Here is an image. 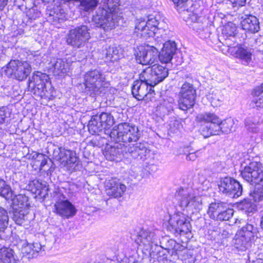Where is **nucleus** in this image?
<instances>
[{
    "label": "nucleus",
    "mask_w": 263,
    "mask_h": 263,
    "mask_svg": "<svg viewBox=\"0 0 263 263\" xmlns=\"http://www.w3.org/2000/svg\"><path fill=\"white\" fill-rule=\"evenodd\" d=\"M8 0H0V10L3 8L7 5Z\"/></svg>",
    "instance_id": "6e6d98bb"
},
{
    "label": "nucleus",
    "mask_w": 263,
    "mask_h": 263,
    "mask_svg": "<svg viewBox=\"0 0 263 263\" xmlns=\"http://www.w3.org/2000/svg\"><path fill=\"white\" fill-rule=\"evenodd\" d=\"M260 227H261V229L263 230V214L261 217Z\"/></svg>",
    "instance_id": "bf43d9fd"
},
{
    "label": "nucleus",
    "mask_w": 263,
    "mask_h": 263,
    "mask_svg": "<svg viewBox=\"0 0 263 263\" xmlns=\"http://www.w3.org/2000/svg\"><path fill=\"white\" fill-rule=\"evenodd\" d=\"M12 201L13 209H28V197L25 195L19 194L15 195L13 193V197L10 199Z\"/></svg>",
    "instance_id": "7c9ffc66"
},
{
    "label": "nucleus",
    "mask_w": 263,
    "mask_h": 263,
    "mask_svg": "<svg viewBox=\"0 0 263 263\" xmlns=\"http://www.w3.org/2000/svg\"><path fill=\"white\" fill-rule=\"evenodd\" d=\"M236 31V26L232 24H228L225 26L223 30L222 33L227 36L234 37Z\"/></svg>",
    "instance_id": "a19ab883"
},
{
    "label": "nucleus",
    "mask_w": 263,
    "mask_h": 263,
    "mask_svg": "<svg viewBox=\"0 0 263 263\" xmlns=\"http://www.w3.org/2000/svg\"><path fill=\"white\" fill-rule=\"evenodd\" d=\"M112 145L106 148L104 155L106 159L114 161L117 158H128V144L136 142L139 138L138 127L127 123H121L115 126L109 134Z\"/></svg>",
    "instance_id": "f257e3e1"
},
{
    "label": "nucleus",
    "mask_w": 263,
    "mask_h": 263,
    "mask_svg": "<svg viewBox=\"0 0 263 263\" xmlns=\"http://www.w3.org/2000/svg\"><path fill=\"white\" fill-rule=\"evenodd\" d=\"M225 203L223 202H213L209 206L208 214L212 219L217 218L218 213L223 209V206Z\"/></svg>",
    "instance_id": "f704fd0d"
},
{
    "label": "nucleus",
    "mask_w": 263,
    "mask_h": 263,
    "mask_svg": "<svg viewBox=\"0 0 263 263\" xmlns=\"http://www.w3.org/2000/svg\"><path fill=\"white\" fill-rule=\"evenodd\" d=\"M218 186L221 192L231 197L237 198L242 195L241 185L232 178L227 177L221 178Z\"/></svg>",
    "instance_id": "f3484780"
},
{
    "label": "nucleus",
    "mask_w": 263,
    "mask_h": 263,
    "mask_svg": "<svg viewBox=\"0 0 263 263\" xmlns=\"http://www.w3.org/2000/svg\"><path fill=\"white\" fill-rule=\"evenodd\" d=\"M179 94L178 105L180 109L185 111L194 105L196 94L193 85L188 83H184Z\"/></svg>",
    "instance_id": "2eb2a0df"
},
{
    "label": "nucleus",
    "mask_w": 263,
    "mask_h": 263,
    "mask_svg": "<svg viewBox=\"0 0 263 263\" xmlns=\"http://www.w3.org/2000/svg\"><path fill=\"white\" fill-rule=\"evenodd\" d=\"M106 194L116 198L122 197L126 190L125 185L121 183L118 179L111 178L105 184Z\"/></svg>",
    "instance_id": "aec40b11"
},
{
    "label": "nucleus",
    "mask_w": 263,
    "mask_h": 263,
    "mask_svg": "<svg viewBox=\"0 0 263 263\" xmlns=\"http://www.w3.org/2000/svg\"><path fill=\"white\" fill-rule=\"evenodd\" d=\"M241 175L250 184H258L263 181V165L256 161L250 162L241 171Z\"/></svg>",
    "instance_id": "9b49d317"
},
{
    "label": "nucleus",
    "mask_w": 263,
    "mask_h": 263,
    "mask_svg": "<svg viewBox=\"0 0 263 263\" xmlns=\"http://www.w3.org/2000/svg\"><path fill=\"white\" fill-rule=\"evenodd\" d=\"M170 226L175 233L187 234L191 232V226L186 214L178 212L171 216L168 221Z\"/></svg>",
    "instance_id": "dca6fc26"
},
{
    "label": "nucleus",
    "mask_w": 263,
    "mask_h": 263,
    "mask_svg": "<svg viewBox=\"0 0 263 263\" xmlns=\"http://www.w3.org/2000/svg\"><path fill=\"white\" fill-rule=\"evenodd\" d=\"M151 67L158 84L163 81L168 75L167 69L161 65L155 64Z\"/></svg>",
    "instance_id": "473e14b6"
},
{
    "label": "nucleus",
    "mask_w": 263,
    "mask_h": 263,
    "mask_svg": "<svg viewBox=\"0 0 263 263\" xmlns=\"http://www.w3.org/2000/svg\"><path fill=\"white\" fill-rule=\"evenodd\" d=\"M90 37L87 26L82 25L69 31L67 35V43L74 48L84 46Z\"/></svg>",
    "instance_id": "9d476101"
},
{
    "label": "nucleus",
    "mask_w": 263,
    "mask_h": 263,
    "mask_svg": "<svg viewBox=\"0 0 263 263\" xmlns=\"http://www.w3.org/2000/svg\"><path fill=\"white\" fill-rule=\"evenodd\" d=\"M8 216L7 211L0 206V232H3L8 224Z\"/></svg>",
    "instance_id": "58836bf2"
},
{
    "label": "nucleus",
    "mask_w": 263,
    "mask_h": 263,
    "mask_svg": "<svg viewBox=\"0 0 263 263\" xmlns=\"http://www.w3.org/2000/svg\"><path fill=\"white\" fill-rule=\"evenodd\" d=\"M103 54L107 60L112 62L117 61L119 59V50L115 46H108L103 50Z\"/></svg>",
    "instance_id": "72a5a7b5"
},
{
    "label": "nucleus",
    "mask_w": 263,
    "mask_h": 263,
    "mask_svg": "<svg viewBox=\"0 0 263 263\" xmlns=\"http://www.w3.org/2000/svg\"><path fill=\"white\" fill-rule=\"evenodd\" d=\"M199 118L203 122L199 132L204 138L221 133L228 134L234 130V121L231 118L222 121L215 114L206 112L200 115Z\"/></svg>",
    "instance_id": "f03ea898"
},
{
    "label": "nucleus",
    "mask_w": 263,
    "mask_h": 263,
    "mask_svg": "<svg viewBox=\"0 0 263 263\" xmlns=\"http://www.w3.org/2000/svg\"><path fill=\"white\" fill-rule=\"evenodd\" d=\"M241 26L242 29L252 33H255L260 30L259 22L258 18L252 15L241 17Z\"/></svg>",
    "instance_id": "b1692460"
},
{
    "label": "nucleus",
    "mask_w": 263,
    "mask_h": 263,
    "mask_svg": "<svg viewBox=\"0 0 263 263\" xmlns=\"http://www.w3.org/2000/svg\"><path fill=\"white\" fill-rule=\"evenodd\" d=\"M228 52L234 58L239 59L243 65H249L252 62V52L247 47L241 45L228 46Z\"/></svg>",
    "instance_id": "6ab92c4d"
},
{
    "label": "nucleus",
    "mask_w": 263,
    "mask_h": 263,
    "mask_svg": "<svg viewBox=\"0 0 263 263\" xmlns=\"http://www.w3.org/2000/svg\"><path fill=\"white\" fill-rule=\"evenodd\" d=\"M174 4L176 5L177 6H179L185 2H186L188 0H172Z\"/></svg>",
    "instance_id": "5fc2aeb1"
},
{
    "label": "nucleus",
    "mask_w": 263,
    "mask_h": 263,
    "mask_svg": "<svg viewBox=\"0 0 263 263\" xmlns=\"http://www.w3.org/2000/svg\"><path fill=\"white\" fill-rule=\"evenodd\" d=\"M5 71L7 76L23 81L30 73L31 67L27 62L13 60L7 64Z\"/></svg>",
    "instance_id": "1a4fd4ad"
},
{
    "label": "nucleus",
    "mask_w": 263,
    "mask_h": 263,
    "mask_svg": "<svg viewBox=\"0 0 263 263\" xmlns=\"http://www.w3.org/2000/svg\"><path fill=\"white\" fill-rule=\"evenodd\" d=\"M182 128V125L178 120H175L170 124V132L173 133H177Z\"/></svg>",
    "instance_id": "37998d69"
},
{
    "label": "nucleus",
    "mask_w": 263,
    "mask_h": 263,
    "mask_svg": "<svg viewBox=\"0 0 263 263\" xmlns=\"http://www.w3.org/2000/svg\"><path fill=\"white\" fill-rule=\"evenodd\" d=\"M85 92L92 97L103 96L110 86L105 73L100 69L88 71L84 76Z\"/></svg>",
    "instance_id": "20e7f679"
},
{
    "label": "nucleus",
    "mask_w": 263,
    "mask_h": 263,
    "mask_svg": "<svg viewBox=\"0 0 263 263\" xmlns=\"http://www.w3.org/2000/svg\"><path fill=\"white\" fill-rule=\"evenodd\" d=\"M13 220L18 225H28L32 219V216L28 212V209H17L14 210L13 214Z\"/></svg>",
    "instance_id": "393cba45"
},
{
    "label": "nucleus",
    "mask_w": 263,
    "mask_h": 263,
    "mask_svg": "<svg viewBox=\"0 0 263 263\" xmlns=\"http://www.w3.org/2000/svg\"><path fill=\"white\" fill-rule=\"evenodd\" d=\"M154 239L155 234L153 232L141 230L138 233L135 241L139 246L143 245L147 250Z\"/></svg>",
    "instance_id": "bb28decb"
},
{
    "label": "nucleus",
    "mask_w": 263,
    "mask_h": 263,
    "mask_svg": "<svg viewBox=\"0 0 263 263\" xmlns=\"http://www.w3.org/2000/svg\"><path fill=\"white\" fill-rule=\"evenodd\" d=\"M98 142V139L97 138L93 139L90 141V143H91L93 146H99Z\"/></svg>",
    "instance_id": "13d9d810"
},
{
    "label": "nucleus",
    "mask_w": 263,
    "mask_h": 263,
    "mask_svg": "<svg viewBox=\"0 0 263 263\" xmlns=\"http://www.w3.org/2000/svg\"><path fill=\"white\" fill-rule=\"evenodd\" d=\"M23 253H25L28 255V258L32 257V249L31 243L27 244L26 246L23 248Z\"/></svg>",
    "instance_id": "49530a36"
},
{
    "label": "nucleus",
    "mask_w": 263,
    "mask_h": 263,
    "mask_svg": "<svg viewBox=\"0 0 263 263\" xmlns=\"http://www.w3.org/2000/svg\"><path fill=\"white\" fill-rule=\"evenodd\" d=\"M57 213L66 218H69L76 215L77 210L68 200L57 202L54 205Z\"/></svg>",
    "instance_id": "5701e85b"
},
{
    "label": "nucleus",
    "mask_w": 263,
    "mask_h": 263,
    "mask_svg": "<svg viewBox=\"0 0 263 263\" xmlns=\"http://www.w3.org/2000/svg\"><path fill=\"white\" fill-rule=\"evenodd\" d=\"M29 185L32 192L41 198H45L48 195V189L45 182H42L39 180L35 179L29 183Z\"/></svg>",
    "instance_id": "cd10ccee"
},
{
    "label": "nucleus",
    "mask_w": 263,
    "mask_h": 263,
    "mask_svg": "<svg viewBox=\"0 0 263 263\" xmlns=\"http://www.w3.org/2000/svg\"><path fill=\"white\" fill-rule=\"evenodd\" d=\"M158 43L163 44V47L159 54V58L162 63H168L171 61L173 55L176 52V45L174 41H168L165 43L161 40L157 41Z\"/></svg>",
    "instance_id": "4be33fe9"
},
{
    "label": "nucleus",
    "mask_w": 263,
    "mask_h": 263,
    "mask_svg": "<svg viewBox=\"0 0 263 263\" xmlns=\"http://www.w3.org/2000/svg\"><path fill=\"white\" fill-rule=\"evenodd\" d=\"M199 152L197 151L195 153H189L186 157L187 160L194 161L199 156Z\"/></svg>",
    "instance_id": "09e8293b"
},
{
    "label": "nucleus",
    "mask_w": 263,
    "mask_h": 263,
    "mask_svg": "<svg viewBox=\"0 0 263 263\" xmlns=\"http://www.w3.org/2000/svg\"><path fill=\"white\" fill-rule=\"evenodd\" d=\"M8 108L5 106L0 107V125L5 123Z\"/></svg>",
    "instance_id": "c03bdc74"
},
{
    "label": "nucleus",
    "mask_w": 263,
    "mask_h": 263,
    "mask_svg": "<svg viewBox=\"0 0 263 263\" xmlns=\"http://www.w3.org/2000/svg\"><path fill=\"white\" fill-rule=\"evenodd\" d=\"M211 103L213 106H218L220 105L221 103V100L219 99H216L215 98H213L211 101Z\"/></svg>",
    "instance_id": "603ef678"
},
{
    "label": "nucleus",
    "mask_w": 263,
    "mask_h": 263,
    "mask_svg": "<svg viewBox=\"0 0 263 263\" xmlns=\"http://www.w3.org/2000/svg\"><path fill=\"white\" fill-rule=\"evenodd\" d=\"M258 120L255 117H248L245 120V125L248 130L252 133L258 131Z\"/></svg>",
    "instance_id": "4c0bfd02"
},
{
    "label": "nucleus",
    "mask_w": 263,
    "mask_h": 263,
    "mask_svg": "<svg viewBox=\"0 0 263 263\" xmlns=\"http://www.w3.org/2000/svg\"><path fill=\"white\" fill-rule=\"evenodd\" d=\"M70 66L66 59H53L49 64V71L54 76L64 77L69 72Z\"/></svg>",
    "instance_id": "412c9836"
},
{
    "label": "nucleus",
    "mask_w": 263,
    "mask_h": 263,
    "mask_svg": "<svg viewBox=\"0 0 263 263\" xmlns=\"http://www.w3.org/2000/svg\"><path fill=\"white\" fill-rule=\"evenodd\" d=\"M233 7H240L244 6L246 0H229Z\"/></svg>",
    "instance_id": "de8ad7c7"
},
{
    "label": "nucleus",
    "mask_w": 263,
    "mask_h": 263,
    "mask_svg": "<svg viewBox=\"0 0 263 263\" xmlns=\"http://www.w3.org/2000/svg\"><path fill=\"white\" fill-rule=\"evenodd\" d=\"M32 249V258L35 257L37 256V253L41 250L42 246L39 242H34L31 243Z\"/></svg>",
    "instance_id": "a18cd8bd"
},
{
    "label": "nucleus",
    "mask_w": 263,
    "mask_h": 263,
    "mask_svg": "<svg viewBox=\"0 0 263 263\" xmlns=\"http://www.w3.org/2000/svg\"><path fill=\"white\" fill-rule=\"evenodd\" d=\"M53 158L59 161L62 167H65L69 171L74 170L79 163V158L75 151L62 147L54 149Z\"/></svg>",
    "instance_id": "6e6552de"
},
{
    "label": "nucleus",
    "mask_w": 263,
    "mask_h": 263,
    "mask_svg": "<svg viewBox=\"0 0 263 263\" xmlns=\"http://www.w3.org/2000/svg\"><path fill=\"white\" fill-rule=\"evenodd\" d=\"M174 203L187 214H194L201 208L202 199L196 192L190 187H180L176 192Z\"/></svg>",
    "instance_id": "7ed1b4c3"
},
{
    "label": "nucleus",
    "mask_w": 263,
    "mask_h": 263,
    "mask_svg": "<svg viewBox=\"0 0 263 263\" xmlns=\"http://www.w3.org/2000/svg\"><path fill=\"white\" fill-rule=\"evenodd\" d=\"M48 78V76L46 74L37 71L34 73L29 80V87L33 90L34 94L42 98H48L50 96L47 90L46 84Z\"/></svg>",
    "instance_id": "f8f14e48"
},
{
    "label": "nucleus",
    "mask_w": 263,
    "mask_h": 263,
    "mask_svg": "<svg viewBox=\"0 0 263 263\" xmlns=\"http://www.w3.org/2000/svg\"><path fill=\"white\" fill-rule=\"evenodd\" d=\"M160 16L159 15H149L147 21L140 18L135 22V28L134 33L137 37L147 39L156 36L155 40L158 41L160 37L157 34L160 33L161 30L159 27ZM162 37V35L160 38Z\"/></svg>",
    "instance_id": "423d86ee"
},
{
    "label": "nucleus",
    "mask_w": 263,
    "mask_h": 263,
    "mask_svg": "<svg viewBox=\"0 0 263 263\" xmlns=\"http://www.w3.org/2000/svg\"><path fill=\"white\" fill-rule=\"evenodd\" d=\"M35 54L33 55L34 61L36 62V64H40L41 62V57L39 54H38L37 52H34Z\"/></svg>",
    "instance_id": "864d4df0"
},
{
    "label": "nucleus",
    "mask_w": 263,
    "mask_h": 263,
    "mask_svg": "<svg viewBox=\"0 0 263 263\" xmlns=\"http://www.w3.org/2000/svg\"><path fill=\"white\" fill-rule=\"evenodd\" d=\"M35 155L41 160V162L40 164V169H42L43 167V166H44L47 164V159L42 154L36 153L35 154Z\"/></svg>",
    "instance_id": "3c124183"
},
{
    "label": "nucleus",
    "mask_w": 263,
    "mask_h": 263,
    "mask_svg": "<svg viewBox=\"0 0 263 263\" xmlns=\"http://www.w3.org/2000/svg\"><path fill=\"white\" fill-rule=\"evenodd\" d=\"M250 196L255 202L263 200V184L258 186L256 190L250 193Z\"/></svg>",
    "instance_id": "ea45409f"
},
{
    "label": "nucleus",
    "mask_w": 263,
    "mask_h": 263,
    "mask_svg": "<svg viewBox=\"0 0 263 263\" xmlns=\"http://www.w3.org/2000/svg\"><path fill=\"white\" fill-rule=\"evenodd\" d=\"M241 209L248 213H251L255 210L254 205L248 200H245L240 203Z\"/></svg>",
    "instance_id": "79ce46f5"
},
{
    "label": "nucleus",
    "mask_w": 263,
    "mask_h": 263,
    "mask_svg": "<svg viewBox=\"0 0 263 263\" xmlns=\"http://www.w3.org/2000/svg\"><path fill=\"white\" fill-rule=\"evenodd\" d=\"M17 261L11 249L7 248L0 249V263H17Z\"/></svg>",
    "instance_id": "2f4dec72"
},
{
    "label": "nucleus",
    "mask_w": 263,
    "mask_h": 263,
    "mask_svg": "<svg viewBox=\"0 0 263 263\" xmlns=\"http://www.w3.org/2000/svg\"><path fill=\"white\" fill-rule=\"evenodd\" d=\"M55 0H42L44 3H50L51 2H54Z\"/></svg>",
    "instance_id": "052dcab7"
},
{
    "label": "nucleus",
    "mask_w": 263,
    "mask_h": 263,
    "mask_svg": "<svg viewBox=\"0 0 263 263\" xmlns=\"http://www.w3.org/2000/svg\"><path fill=\"white\" fill-rule=\"evenodd\" d=\"M128 158L130 156L137 161L143 162L151 156V151L146 146L145 144L137 143L136 144H128L127 148Z\"/></svg>",
    "instance_id": "a211bd4d"
},
{
    "label": "nucleus",
    "mask_w": 263,
    "mask_h": 263,
    "mask_svg": "<svg viewBox=\"0 0 263 263\" xmlns=\"http://www.w3.org/2000/svg\"><path fill=\"white\" fill-rule=\"evenodd\" d=\"M115 123L114 117L109 112H103L91 117L88 124V130L92 134H97L103 130L106 134H110L108 130Z\"/></svg>",
    "instance_id": "0eeeda50"
},
{
    "label": "nucleus",
    "mask_w": 263,
    "mask_h": 263,
    "mask_svg": "<svg viewBox=\"0 0 263 263\" xmlns=\"http://www.w3.org/2000/svg\"><path fill=\"white\" fill-rule=\"evenodd\" d=\"M158 52V49L156 47L148 45L140 46L135 49L136 60L142 65L152 64L157 60Z\"/></svg>",
    "instance_id": "4468645a"
},
{
    "label": "nucleus",
    "mask_w": 263,
    "mask_h": 263,
    "mask_svg": "<svg viewBox=\"0 0 263 263\" xmlns=\"http://www.w3.org/2000/svg\"><path fill=\"white\" fill-rule=\"evenodd\" d=\"M256 232V228L247 223L236 234L234 238V247L240 251L246 250L250 246V241Z\"/></svg>",
    "instance_id": "ddd939ff"
},
{
    "label": "nucleus",
    "mask_w": 263,
    "mask_h": 263,
    "mask_svg": "<svg viewBox=\"0 0 263 263\" xmlns=\"http://www.w3.org/2000/svg\"><path fill=\"white\" fill-rule=\"evenodd\" d=\"M139 80L149 86V91L158 84V81L154 77L151 67L147 68L140 74Z\"/></svg>",
    "instance_id": "c85d7f7f"
},
{
    "label": "nucleus",
    "mask_w": 263,
    "mask_h": 263,
    "mask_svg": "<svg viewBox=\"0 0 263 263\" xmlns=\"http://www.w3.org/2000/svg\"><path fill=\"white\" fill-rule=\"evenodd\" d=\"M146 83L142 82L140 80L136 81L132 87V94L138 100H142L150 91Z\"/></svg>",
    "instance_id": "a878e982"
},
{
    "label": "nucleus",
    "mask_w": 263,
    "mask_h": 263,
    "mask_svg": "<svg viewBox=\"0 0 263 263\" xmlns=\"http://www.w3.org/2000/svg\"><path fill=\"white\" fill-rule=\"evenodd\" d=\"M219 232L221 234L222 238H227L229 237L230 235L229 233L227 231L224 230H223L222 231H220Z\"/></svg>",
    "instance_id": "4d7b16f0"
},
{
    "label": "nucleus",
    "mask_w": 263,
    "mask_h": 263,
    "mask_svg": "<svg viewBox=\"0 0 263 263\" xmlns=\"http://www.w3.org/2000/svg\"><path fill=\"white\" fill-rule=\"evenodd\" d=\"M0 196L4 197L7 200H9L13 197V191L10 186L4 180L1 179Z\"/></svg>",
    "instance_id": "c9c22d12"
},
{
    "label": "nucleus",
    "mask_w": 263,
    "mask_h": 263,
    "mask_svg": "<svg viewBox=\"0 0 263 263\" xmlns=\"http://www.w3.org/2000/svg\"><path fill=\"white\" fill-rule=\"evenodd\" d=\"M223 209L218 213L216 220L220 221L228 220L233 215L234 211L232 209L228 207L225 203L223 206Z\"/></svg>",
    "instance_id": "e433bc0d"
},
{
    "label": "nucleus",
    "mask_w": 263,
    "mask_h": 263,
    "mask_svg": "<svg viewBox=\"0 0 263 263\" xmlns=\"http://www.w3.org/2000/svg\"><path fill=\"white\" fill-rule=\"evenodd\" d=\"M107 1L106 4L98 8L96 15L92 18V21L97 26L105 30L114 28L122 17L118 13L117 4L109 3V0Z\"/></svg>",
    "instance_id": "39448f33"
},
{
    "label": "nucleus",
    "mask_w": 263,
    "mask_h": 263,
    "mask_svg": "<svg viewBox=\"0 0 263 263\" xmlns=\"http://www.w3.org/2000/svg\"><path fill=\"white\" fill-rule=\"evenodd\" d=\"M253 98L251 101L250 106L252 108L257 109L263 107V83L257 87L253 93Z\"/></svg>",
    "instance_id": "c756f323"
},
{
    "label": "nucleus",
    "mask_w": 263,
    "mask_h": 263,
    "mask_svg": "<svg viewBox=\"0 0 263 263\" xmlns=\"http://www.w3.org/2000/svg\"><path fill=\"white\" fill-rule=\"evenodd\" d=\"M172 99H171V101L167 102L165 100L164 101L163 104L161 105L162 107H165L167 111L170 112L171 110L173 109V103H172Z\"/></svg>",
    "instance_id": "8fccbe9b"
}]
</instances>
